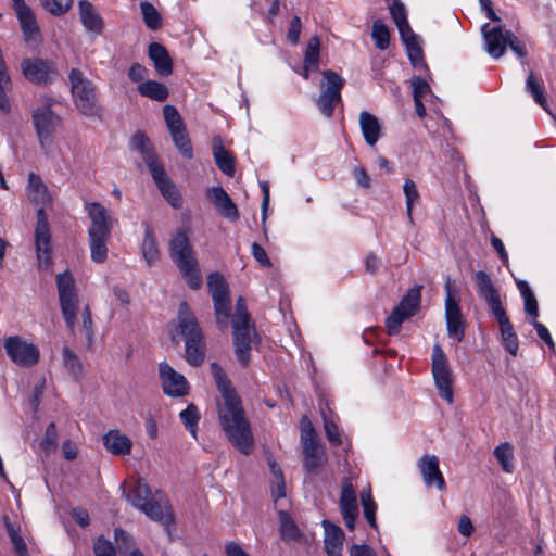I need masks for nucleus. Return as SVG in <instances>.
<instances>
[{"label":"nucleus","mask_w":556,"mask_h":556,"mask_svg":"<svg viewBox=\"0 0 556 556\" xmlns=\"http://www.w3.org/2000/svg\"><path fill=\"white\" fill-rule=\"evenodd\" d=\"M211 372L223 396V403L218 408L223 430L230 443L242 454L248 455L252 452L254 439L241 401L232 389L227 375L217 363L211 364Z\"/></svg>","instance_id":"1"},{"label":"nucleus","mask_w":556,"mask_h":556,"mask_svg":"<svg viewBox=\"0 0 556 556\" xmlns=\"http://www.w3.org/2000/svg\"><path fill=\"white\" fill-rule=\"evenodd\" d=\"M123 496L135 508L142 511L151 520L168 528L174 522V516L167 498L161 492L152 494L150 486L143 480H138L129 491L121 485Z\"/></svg>","instance_id":"2"},{"label":"nucleus","mask_w":556,"mask_h":556,"mask_svg":"<svg viewBox=\"0 0 556 556\" xmlns=\"http://www.w3.org/2000/svg\"><path fill=\"white\" fill-rule=\"evenodd\" d=\"M68 78L73 102L78 112L87 118L101 121L104 109L96 85L76 68L71 71Z\"/></svg>","instance_id":"3"},{"label":"nucleus","mask_w":556,"mask_h":556,"mask_svg":"<svg viewBox=\"0 0 556 556\" xmlns=\"http://www.w3.org/2000/svg\"><path fill=\"white\" fill-rule=\"evenodd\" d=\"M170 257L181 271L191 289H199L202 277L194 256V251L185 230L178 229L169 243Z\"/></svg>","instance_id":"4"},{"label":"nucleus","mask_w":556,"mask_h":556,"mask_svg":"<svg viewBox=\"0 0 556 556\" xmlns=\"http://www.w3.org/2000/svg\"><path fill=\"white\" fill-rule=\"evenodd\" d=\"M31 118L40 148L47 156H50L53 151L54 136L62 118L52 111L50 104L34 110Z\"/></svg>","instance_id":"5"},{"label":"nucleus","mask_w":556,"mask_h":556,"mask_svg":"<svg viewBox=\"0 0 556 556\" xmlns=\"http://www.w3.org/2000/svg\"><path fill=\"white\" fill-rule=\"evenodd\" d=\"M431 374L439 395L448 404H452L454 376L447 357L439 344H435L432 349Z\"/></svg>","instance_id":"6"},{"label":"nucleus","mask_w":556,"mask_h":556,"mask_svg":"<svg viewBox=\"0 0 556 556\" xmlns=\"http://www.w3.org/2000/svg\"><path fill=\"white\" fill-rule=\"evenodd\" d=\"M321 75L323 80L317 105L323 115L331 117L334 106L341 102V90L345 85V79L330 70L323 71Z\"/></svg>","instance_id":"7"},{"label":"nucleus","mask_w":556,"mask_h":556,"mask_svg":"<svg viewBox=\"0 0 556 556\" xmlns=\"http://www.w3.org/2000/svg\"><path fill=\"white\" fill-rule=\"evenodd\" d=\"M56 286L63 318L67 327L73 330L76 324L79 301L72 275L68 271L59 274Z\"/></svg>","instance_id":"8"},{"label":"nucleus","mask_w":556,"mask_h":556,"mask_svg":"<svg viewBox=\"0 0 556 556\" xmlns=\"http://www.w3.org/2000/svg\"><path fill=\"white\" fill-rule=\"evenodd\" d=\"M207 287L211 292L216 323L224 330L227 328V320L230 312V299L228 285L219 273H212L207 277Z\"/></svg>","instance_id":"9"},{"label":"nucleus","mask_w":556,"mask_h":556,"mask_svg":"<svg viewBox=\"0 0 556 556\" xmlns=\"http://www.w3.org/2000/svg\"><path fill=\"white\" fill-rule=\"evenodd\" d=\"M421 287H414L402 298L386 320L389 334H396L404 320L416 314L420 306Z\"/></svg>","instance_id":"10"},{"label":"nucleus","mask_w":556,"mask_h":556,"mask_svg":"<svg viewBox=\"0 0 556 556\" xmlns=\"http://www.w3.org/2000/svg\"><path fill=\"white\" fill-rule=\"evenodd\" d=\"M3 346L10 359L18 366L31 367L39 361V350L18 336L7 338Z\"/></svg>","instance_id":"11"},{"label":"nucleus","mask_w":556,"mask_h":556,"mask_svg":"<svg viewBox=\"0 0 556 556\" xmlns=\"http://www.w3.org/2000/svg\"><path fill=\"white\" fill-rule=\"evenodd\" d=\"M445 319L447 333L457 342H460L465 333V320L460 312L459 301L453 295L452 279L447 277L445 282Z\"/></svg>","instance_id":"12"},{"label":"nucleus","mask_w":556,"mask_h":556,"mask_svg":"<svg viewBox=\"0 0 556 556\" xmlns=\"http://www.w3.org/2000/svg\"><path fill=\"white\" fill-rule=\"evenodd\" d=\"M35 245L40 267L48 268L51 264V236L45 210L37 211V226L35 230Z\"/></svg>","instance_id":"13"},{"label":"nucleus","mask_w":556,"mask_h":556,"mask_svg":"<svg viewBox=\"0 0 556 556\" xmlns=\"http://www.w3.org/2000/svg\"><path fill=\"white\" fill-rule=\"evenodd\" d=\"M159 376L163 392L172 397L185 396L189 392V383L184 375L176 371L168 363L159 364Z\"/></svg>","instance_id":"14"},{"label":"nucleus","mask_w":556,"mask_h":556,"mask_svg":"<svg viewBox=\"0 0 556 556\" xmlns=\"http://www.w3.org/2000/svg\"><path fill=\"white\" fill-rule=\"evenodd\" d=\"M233 328V345L238 361L241 365L247 366L250 361V351L254 327L251 318L248 320L232 321Z\"/></svg>","instance_id":"15"},{"label":"nucleus","mask_w":556,"mask_h":556,"mask_svg":"<svg viewBox=\"0 0 556 556\" xmlns=\"http://www.w3.org/2000/svg\"><path fill=\"white\" fill-rule=\"evenodd\" d=\"M339 505L346 528L354 529L358 516V504L355 489L349 478L342 479Z\"/></svg>","instance_id":"16"},{"label":"nucleus","mask_w":556,"mask_h":556,"mask_svg":"<svg viewBox=\"0 0 556 556\" xmlns=\"http://www.w3.org/2000/svg\"><path fill=\"white\" fill-rule=\"evenodd\" d=\"M87 213L91 219L89 237H110L112 230V220L106 208L98 202L87 205Z\"/></svg>","instance_id":"17"},{"label":"nucleus","mask_w":556,"mask_h":556,"mask_svg":"<svg viewBox=\"0 0 556 556\" xmlns=\"http://www.w3.org/2000/svg\"><path fill=\"white\" fill-rule=\"evenodd\" d=\"M439 464L438 456L426 454L419 459L418 468L428 488L435 486L439 491H444L446 484Z\"/></svg>","instance_id":"18"},{"label":"nucleus","mask_w":556,"mask_h":556,"mask_svg":"<svg viewBox=\"0 0 556 556\" xmlns=\"http://www.w3.org/2000/svg\"><path fill=\"white\" fill-rule=\"evenodd\" d=\"M21 67L26 79L35 84H47L55 75L52 64L40 59H26Z\"/></svg>","instance_id":"19"},{"label":"nucleus","mask_w":556,"mask_h":556,"mask_svg":"<svg viewBox=\"0 0 556 556\" xmlns=\"http://www.w3.org/2000/svg\"><path fill=\"white\" fill-rule=\"evenodd\" d=\"M509 48L520 58L527 55L525 45L519 37H484V48L492 58H500Z\"/></svg>","instance_id":"20"},{"label":"nucleus","mask_w":556,"mask_h":556,"mask_svg":"<svg viewBox=\"0 0 556 556\" xmlns=\"http://www.w3.org/2000/svg\"><path fill=\"white\" fill-rule=\"evenodd\" d=\"M151 176L165 200L174 208L182 206V198L175 184L166 175L163 166L152 168Z\"/></svg>","instance_id":"21"},{"label":"nucleus","mask_w":556,"mask_h":556,"mask_svg":"<svg viewBox=\"0 0 556 556\" xmlns=\"http://www.w3.org/2000/svg\"><path fill=\"white\" fill-rule=\"evenodd\" d=\"M478 293L488 303L492 314L504 311L498 291L494 287L491 277L483 270H478L475 275Z\"/></svg>","instance_id":"22"},{"label":"nucleus","mask_w":556,"mask_h":556,"mask_svg":"<svg viewBox=\"0 0 556 556\" xmlns=\"http://www.w3.org/2000/svg\"><path fill=\"white\" fill-rule=\"evenodd\" d=\"M206 197L225 218L230 222L239 218L237 205L222 187L217 186L207 189Z\"/></svg>","instance_id":"23"},{"label":"nucleus","mask_w":556,"mask_h":556,"mask_svg":"<svg viewBox=\"0 0 556 556\" xmlns=\"http://www.w3.org/2000/svg\"><path fill=\"white\" fill-rule=\"evenodd\" d=\"M303 468L309 473H318L327 464L328 457L320 443L302 445Z\"/></svg>","instance_id":"24"},{"label":"nucleus","mask_w":556,"mask_h":556,"mask_svg":"<svg viewBox=\"0 0 556 556\" xmlns=\"http://www.w3.org/2000/svg\"><path fill=\"white\" fill-rule=\"evenodd\" d=\"M358 123L365 142L368 146L374 147L383 136L381 121L374 114L367 111H362L359 113Z\"/></svg>","instance_id":"25"},{"label":"nucleus","mask_w":556,"mask_h":556,"mask_svg":"<svg viewBox=\"0 0 556 556\" xmlns=\"http://www.w3.org/2000/svg\"><path fill=\"white\" fill-rule=\"evenodd\" d=\"M178 326L180 333L185 337L186 341L188 339L195 338L200 340V338L203 337L198 320L186 302H181L179 305Z\"/></svg>","instance_id":"26"},{"label":"nucleus","mask_w":556,"mask_h":556,"mask_svg":"<svg viewBox=\"0 0 556 556\" xmlns=\"http://www.w3.org/2000/svg\"><path fill=\"white\" fill-rule=\"evenodd\" d=\"M494 317L500 325L501 338L504 349L513 356H516L519 346L518 338L514 330L513 324L506 315L505 309L494 314Z\"/></svg>","instance_id":"27"},{"label":"nucleus","mask_w":556,"mask_h":556,"mask_svg":"<svg viewBox=\"0 0 556 556\" xmlns=\"http://www.w3.org/2000/svg\"><path fill=\"white\" fill-rule=\"evenodd\" d=\"M13 10L21 24L24 35H35L39 31L35 14L24 0H13Z\"/></svg>","instance_id":"28"},{"label":"nucleus","mask_w":556,"mask_h":556,"mask_svg":"<svg viewBox=\"0 0 556 556\" xmlns=\"http://www.w3.org/2000/svg\"><path fill=\"white\" fill-rule=\"evenodd\" d=\"M130 149L141 153L143 161L146 162L149 170L161 166L156 161V155L153 151L152 144L149 138L142 132H136L129 142Z\"/></svg>","instance_id":"29"},{"label":"nucleus","mask_w":556,"mask_h":556,"mask_svg":"<svg viewBox=\"0 0 556 556\" xmlns=\"http://www.w3.org/2000/svg\"><path fill=\"white\" fill-rule=\"evenodd\" d=\"M105 448L113 455H128L131 451V440L119 430H110L103 435Z\"/></svg>","instance_id":"30"},{"label":"nucleus","mask_w":556,"mask_h":556,"mask_svg":"<svg viewBox=\"0 0 556 556\" xmlns=\"http://www.w3.org/2000/svg\"><path fill=\"white\" fill-rule=\"evenodd\" d=\"M149 58L154 64L155 71L160 76H168L173 73V62L166 49L159 43L149 46Z\"/></svg>","instance_id":"31"},{"label":"nucleus","mask_w":556,"mask_h":556,"mask_svg":"<svg viewBox=\"0 0 556 556\" xmlns=\"http://www.w3.org/2000/svg\"><path fill=\"white\" fill-rule=\"evenodd\" d=\"M79 14L80 21L88 31L101 33L103 30V21L90 2L79 1Z\"/></svg>","instance_id":"32"},{"label":"nucleus","mask_w":556,"mask_h":556,"mask_svg":"<svg viewBox=\"0 0 556 556\" xmlns=\"http://www.w3.org/2000/svg\"><path fill=\"white\" fill-rule=\"evenodd\" d=\"M325 529V549L327 553L342 552L344 532L342 529L328 520L323 521Z\"/></svg>","instance_id":"33"},{"label":"nucleus","mask_w":556,"mask_h":556,"mask_svg":"<svg viewBox=\"0 0 556 556\" xmlns=\"http://www.w3.org/2000/svg\"><path fill=\"white\" fill-rule=\"evenodd\" d=\"M27 189L29 200L35 202L36 204L45 205L50 202L48 188L38 175L34 173L29 174Z\"/></svg>","instance_id":"34"},{"label":"nucleus","mask_w":556,"mask_h":556,"mask_svg":"<svg viewBox=\"0 0 556 556\" xmlns=\"http://www.w3.org/2000/svg\"><path fill=\"white\" fill-rule=\"evenodd\" d=\"M138 91L141 96L150 98L155 101H165L168 98V88L160 81L147 80L138 86Z\"/></svg>","instance_id":"35"},{"label":"nucleus","mask_w":556,"mask_h":556,"mask_svg":"<svg viewBox=\"0 0 556 556\" xmlns=\"http://www.w3.org/2000/svg\"><path fill=\"white\" fill-rule=\"evenodd\" d=\"M205 343L203 337L200 340L188 339L185 349V359L191 366H199L204 359Z\"/></svg>","instance_id":"36"},{"label":"nucleus","mask_w":556,"mask_h":556,"mask_svg":"<svg viewBox=\"0 0 556 556\" xmlns=\"http://www.w3.org/2000/svg\"><path fill=\"white\" fill-rule=\"evenodd\" d=\"M213 155L216 165L225 175L232 176L235 174V159L222 144L214 142Z\"/></svg>","instance_id":"37"},{"label":"nucleus","mask_w":556,"mask_h":556,"mask_svg":"<svg viewBox=\"0 0 556 556\" xmlns=\"http://www.w3.org/2000/svg\"><path fill=\"white\" fill-rule=\"evenodd\" d=\"M402 41L412 65L416 68L424 67L425 61L419 37H402Z\"/></svg>","instance_id":"38"},{"label":"nucleus","mask_w":556,"mask_h":556,"mask_svg":"<svg viewBox=\"0 0 556 556\" xmlns=\"http://www.w3.org/2000/svg\"><path fill=\"white\" fill-rule=\"evenodd\" d=\"M496 460L498 462L501 468L507 472L511 473L515 469L514 464V448L510 443L504 442L496 446L493 452Z\"/></svg>","instance_id":"39"},{"label":"nucleus","mask_w":556,"mask_h":556,"mask_svg":"<svg viewBox=\"0 0 556 556\" xmlns=\"http://www.w3.org/2000/svg\"><path fill=\"white\" fill-rule=\"evenodd\" d=\"M142 255L146 262L151 265L159 258V249L153 230L147 226L141 245Z\"/></svg>","instance_id":"40"},{"label":"nucleus","mask_w":556,"mask_h":556,"mask_svg":"<svg viewBox=\"0 0 556 556\" xmlns=\"http://www.w3.org/2000/svg\"><path fill=\"white\" fill-rule=\"evenodd\" d=\"M390 14L394 24L397 26L400 35H413L403 3L393 2L390 7Z\"/></svg>","instance_id":"41"},{"label":"nucleus","mask_w":556,"mask_h":556,"mask_svg":"<svg viewBox=\"0 0 556 556\" xmlns=\"http://www.w3.org/2000/svg\"><path fill=\"white\" fill-rule=\"evenodd\" d=\"M526 90L531 93L533 100L535 103H538L540 106H542L546 112H548L547 109V101L544 93V88L542 84L539 83L536 77L533 73H530L527 80H526Z\"/></svg>","instance_id":"42"},{"label":"nucleus","mask_w":556,"mask_h":556,"mask_svg":"<svg viewBox=\"0 0 556 556\" xmlns=\"http://www.w3.org/2000/svg\"><path fill=\"white\" fill-rule=\"evenodd\" d=\"M403 192L405 195L406 213L409 222H413V207L419 202L420 195L416 184L412 179H405L403 184Z\"/></svg>","instance_id":"43"},{"label":"nucleus","mask_w":556,"mask_h":556,"mask_svg":"<svg viewBox=\"0 0 556 556\" xmlns=\"http://www.w3.org/2000/svg\"><path fill=\"white\" fill-rule=\"evenodd\" d=\"M517 287L525 301V312L533 318H536L539 315L538 302L529 285L526 281H518Z\"/></svg>","instance_id":"44"},{"label":"nucleus","mask_w":556,"mask_h":556,"mask_svg":"<svg viewBox=\"0 0 556 556\" xmlns=\"http://www.w3.org/2000/svg\"><path fill=\"white\" fill-rule=\"evenodd\" d=\"M110 237H89L91 260L96 263H103L108 256L106 242Z\"/></svg>","instance_id":"45"},{"label":"nucleus","mask_w":556,"mask_h":556,"mask_svg":"<svg viewBox=\"0 0 556 556\" xmlns=\"http://www.w3.org/2000/svg\"><path fill=\"white\" fill-rule=\"evenodd\" d=\"M170 136L179 152L185 157L191 159L193 156V151L186 127L180 128L179 130H175L174 132H170Z\"/></svg>","instance_id":"46"},{"label":"nucleus","mask_w":556,"mask_h":556,"mask_svg":"<svg viewBox=\"0 0 556 556\" xmlns=\"http://www.w3.org/2000/svg\"><path fill=\"white\" fill-rule=\"evenodd\" d=\"M179 417L185 427L189 430L190 434L195 438L197 425L200 419V414L197 406L189 404L184 410L180 412Z\"/></svg>","instance_id":"47"},{"label":"nucleus","mask_w":556,"mask_h":556,"mask_svg":"<svg viewBox=\"0 0 556 556\" xmlns=\"http://www.w3.org/2000/svg\"><path fill=\"white\" fill-rule=\"evenodd\" d=\"M319 58H320V41L318 37H312L306 46L305 54H304V64L307 67H317L319 68Z\"/></svg>","instance_id":"48"},{"label":"nucleus","mask_w":556,"mask_h":556,"mask_svg":"<svg viewBox=\"0 0 556 556\" xmlns=\"http://www.w3.org/2000/svg\"><path fill=\"white\" fill-rule=\"evenodd\" d=\"M361 502H362V506H363L364 517L366 518V520L368 521V523L370 525L371 528L377 529V523H376L377 505L371 496L370 491L363 492L361 494Z\"/></svg>","instance_id":"49"},{"label":"nucleus","mask_w":556,"mask_h":556,"mask_svg":"<svg viewBox=\"0 0 556 556\" xmlns=\"http://www.w3.org/2000/svg\"><path fill=\"white\" fill-rule=\"evenodd\" d=\"M163 114L169 132L185 128L182 118L175 106L166 104L163 108Z\"/></svg>","instance_id":"50"},{"label":"nucleus","mask_w":556,"mask_h":556,"mask_svg":"<svg viewBox=\"0 0 556 556\" xmlns=\"http://www.w3.org/2000/svg\"><path fill=\"white\" fill-rule=\"evenodd\" d=\"M141 12L147 26L155 31L161 25V17L156 9L149 2H141Z\"/></svg>","instance_id":"51"},{"label":"nucleus","mask_w":556,"mask_h":556,"mask_svg":"<svg viewBox=\"0 0 556 556\" xmlns=\"http://www.w3.org/2000/svg\"><path fill=\"white\" fill-rule=\"evenodd\" d=\"M62 355L64 366L71 374L78 376L83 372V364L78 356L71 349L67 346L63 348Z\"/></svg>","instance_id":"52"},{"label":"nucleus","mask_w":556,"mask_h":556,"mask_svg":"<svg viewBox=\"0 0 556 556\" xmlns=\"http://www.w3.org/2000/svg\"><path fill=\"white\" fill-rule=\"evenodd\" d=\"M271 473L275 478L273 486V495L276 500L286 496V484L282 476V471L275 462H269Z\"/></svg>","instance_id":"53"},{"label":"nucleus","mask_w":556,"mask_h":556,"mask_svg":"<svg viewBox=\"0 0 556 556\" xmlns=\"http://www.w3.org/2000/svg\"><path fill=\"white\" fill-rule=\"evenodd\" d=\"M300 442L302 445L319 443L317 440V435L315 429L306 416H303L301 419V435Z\"/></svg>","instance_id":"54"},{"label":"nucleus","mask_w":556,"mask_h":556,"mask_svg":"<svg viewBox=\"0 0 556 556\" xmlns=\"http://www.w3.org/2000/svg\"><path fill=\"white\" fill-rule=\"evenodd\" d=\"M40 2L53 15L66 13L73 4V0H40Z\"/></svg>","instance_id":"55"},{"label":"nucleus","mask_w":556,"mask_h":556,"mask_svg":"<svg viewBox=\"0 0 556 556\" xmlns=\"http://www.w3.org/2000/svg\"><path fill=\"white\" fill-rule=\"evenodd\" d=\"M83 318V332L87 340V348L91 350L93 348L94 342V330L93 323L91 319V312L88 306H86L81 314Z\"/></svg>","instance_id":"56"},{"label":"nucleus","mask_w":556,"mask_h":556,"mask_svg":"<svg viewBox=\"0 0 556 556\" xmlns=\"http://www.w3.org/2000/svg\"><path fill=\"white\" fill-rule=\"evenodd\" d=\"M58 445V431L54 422H50L47 426L45 437L41 441V447L49 452L55 450Z\"/></svg>","instance_id":"57"},{"label":"nucleus","mask_w":556,"mask_h":556,"mask_svg":"<svg viewBox=\"0 0 556 556\" xmlns=\"http://www.w3.org/2000/svg\"><path fill=\"white\" fill-rule=\"evenodd\" d=\"M93 551L96 556H116L114 545L103 538H99L96 541Z\"/></svg>","instance_id":"58"},{"label":"nucleus","mask_w":556,"mask_h":556,"mask_svg":"<svg viewBox=\"0 0 556 556\" xmlns=\"http://www.w3.org/2000/svg\"><path fill=\"white\" fill-rule=\"evenodd\" d=\"M324 428L329 442L334 445H340L342 443L339 428L333 421L324 418Z\"/></svg>","instance_id":"59"},{"label":"nucleus","mask_w":556,"mask_h":556,"mask_svg":"<svg viewBox=\"0 0 556 556\" xmlns=\"http://www.w3.org/2000/svg\"><path fill=\"white\" fill-rule=\"evenodd\" d=\"M280 532L285 540H294L299 534L294 522L286 517L281 519Z\"/></svg>","instance_id":"60"},{"label":"nucleus","mask_w":556,"mask_h":556,"mask_svg":"<svg viewBox=\"0 0 556 556\" xmlns=\"http://www.w3.org/2000/svg\"><path fill=\"white\" fill-rule=\"evenodd\" d=\"M414 98H422L430 91V87L426 80L420 77L412 78Z\"/></svg>","instance_id":"61"},{"label":"nucleus","mask_w":556,"mask_h":556,"mask_svg":"<svg viewBox=\"0 0 556 556\" xmlns=\"http://www.w3.org/2000/svg\"><path fill=\"white\" fill-rule=\"evenodd\" d=\"M252 254L253 257L265 267H269L271 265L270 260L268 258L266 251L256 242L252 244Z\"/></svg>","instance_id":"62"},{"label":"nucleus","mask_w":556,"mask_h":556,"mask_svg":"<svg viewBox=\"0 0 556 556\" xmlns=\"http://www.w3.org/2000/svg\"><path fill=\"white\" fill-rule=\"evenodd\" d=\"M349 552L350 556H377L376 552L367 544H353Z\"/></svg>","instance_id":"63"},{"label":"nucleus","mask_w":556,"mask_h":556,"mask_svg":"<svg viewBox=\"0 0 556 556\" xmlns=\"http://www.w3.org/2000/svg\"><path fill=\"white\" fill-rule=\"evenodd\" d=\"M352 173L354 179L361 187L368 188L370 186V178L364 167L355 166Z\"/></svg>","instance_id":"64"}]
</instances>
